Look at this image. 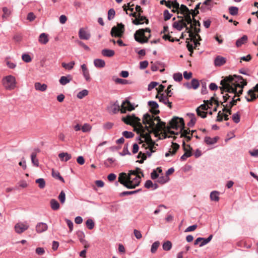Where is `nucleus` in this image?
<instances>
[{"mask_svg": "<svg viewBox=\"0 0 258 258\" xmlns=\"http://www.w3.org/2000/svg\"><path fill=\"white\" fill-rule=\"evenodd\" d=\"M172 27L178 31H181L182 30V26L181 25L180 20L175 21L172 24Z\"/></svg>", "mask_w": 258, "mask_h": 258, "instance_id": "nucleus-46", "label": "nucleus"}, {"mask_svg": "<svg viewBox=\"0 0 258 258\" xmlns=\"http://www.w3.org/2000/svg\"><path fill=\"white\" fill-rule=\"evenodd\" d=\"M247 84L246 80L239 75L229 76L221 81L220 85L222 86L220 87L219 89L221 94H223L224 92H227L234 94L229 104H226L227 107L231 108L236 104L237 101L240 100V98L235 99V97L239 96L242 94L243 89Z\"/></svg>", "mask_w": 258, "mask_h": 258, "instance_id": "nucleus-1", "label": "nucleus"}, {"mask_svg": "<svg viewBox=\"0 0 258 258\" xmlns=\"http://www.w3.org/2000/svg\"><path fill=\"white\" fill-rule=\"evenodd\" d=\"M52 176L53 177L59 180L62 182H64L63 178L60 175L58 171H55L53 169L52 171Z\"/></svg>", "mask_w": 258, "mask_h": 258, "instance_id": "nucleus-37", "label": "nucleus"}, {"mask_svg": "<svg viewBox=\"0 0 258 258\" xmlns=\"http://www.w3.org/2000/svg\"><path fill=\"white\" fill-rule=\"evenodd\" d=\"M190 131L188 128H185V125L183 127L180 129V133H181V137H184L190 134Z\"/></svg>", "mask_w": 258, "mask_h": 258, "instance_id": "nucleus-44", "label": "nucleus"}, {"mask_svg": "<svg viewBox=\"0 0 258 258\" xmlns=\"http://www.w3.org/2000/svg\"><path fill=\"white\" fill-rule=\"evenodd\" d=\"M247 36L246 35H243L240 38L238 39L236 42V45L237 47H240L242 44L245 43L247 40Z\"/></svg>", "mask_w": 258, "mask_h": 258, "instance_id": "nucleus-33", "label": "nucleus"}, {"mask_svg": "<svg viewBox=\"0 0 258 258\" xmlns=\"http://www.w3.org/2000/svg\"><path fill=\"white\" fill-rule=\"evenodd\" d=\"M172 8L173 9L171 10L172 12H177L178 14L179 13V4L177 3L176 0L172 1Z\"/></svg>", "mask_w": 258, "mask_h": 258, "instance_id": "nucleus-40", "label": "nucleus"}, {"mask_svg": "<svg viewBox=\"0 0 258 258\" xmlns=\"http://www.w3.org/2000/svg\"><path fill=\"white\" fill-rule=\"evenodd\" d=\"M58 157L61 161L67 162L72 158V156L67 152H62L58 154Z\"/></svg>", "mask_w": 258, "mask_h": 258, "instance_id": "nucleus-26", "label": "nucleus"}, {"mask_svg": "<svg viewBox=\"0 0 258 258\" xmlns=\"http://www.w3.org/2000/svg\"><path fill=\"white\" fill-rule=\"evenodd\" d=\"M173 77L174 80L176 82H180L182 80V75L180 73L174 74Z\"/></svg>", "mask_w": 258, "mask_h": 258, "instance_id": "nucleus-54", "label": "nucleus"}, {"mask_svg": "<svg viewBox=\"0 0 258 258\" xmlns=\"http://www.w3.org/2000/svg\"><path fill=\"white\" fill-rule=\"evenodd\" d=\"M124 31V26L122 24H118L117 27L114 26L111 30L112 37H121Z\"/></svg>", "mask_w": 258, "mask_h": 258, "instance_id": "nucleus-9", "label": "nucleus"}, {"mask_svg": "<svg viewBox=\"0 0 258 258\" xmlns=\"http://www.w3.org/2000/svg\"><path fill=\"white\" fill-rule=\"evenodd\" d=\"M128 173H129V174L131 175V177H132V175H134V176H135V177L138 176H139V174H141L142 176L143 177L144 176V174H143L142 171L141 170V169L140 168H139L138 167L136 168V170L130 171V172Z\"/></svg>", "mask_w": 258, "mask_h": 258, "instance_id": "nucleus-35", "label": "nucleus"}, {"mask_svg": "<svg viewBox=\"0 0 258 258\" xmlns=\"http://www.w3.org/2000/svg\"><path fill=\"white\" fill-rule=\"evenodd\" d=\"M169 124L170 127L173 129H180L181 127H184V120L182 118L174 117L170 121Z\"/></svg>", "mask_w": 258, "mask_h": 258, "instance_id": "nucleus-8", "label": "nucleus"}, {"mask_svg": "<svg viewBox=\"0 0 258 258\" xmlns=\"http://www.w3.org/2000/svg\"><path fill=\"white\" fill-rule=\"evenodd\" d=\"M208 106L206 104H203L201 105L200 106H199L197 108L196 112H197L198 115H201V114H200V113H199L200 109L205 111V110H208Z\"/></svg>", "mask_w": 258, "mask_h": 258, "instance_id": "nucleus-59", "label": "nucleus"}, {"mask_svg": "<svg viewBox=\"0 0 258 258\" xmlns=\"http://www.w3.org/2000/svg\"><path fill=\"white\" fill-rule=\"evenodd\" d=\"M34 87L36 90L44 92L47 89V86L45 84H42L39 82H36L34 84Z\"/></svg>", "mask_w": 258, "mask_h": 258, "instance_id": "nucleus-28", "label": "nucleus"}, {"mask_svg": "<svg viewBox=\"0 0 258 258\" xmlns=\"http://www.w3.org/2000/svg\"><path fill=\"white\" fill-rule=\"evenodd\" d=\"M245 98L247 102H252L258 98V83L247 92Z\"/></svg>", "mask_w": 258, "mask_h": 258, "instance_id": "nucleus-7", "label": "nucleus"}, {"mask_svg": "<svg viewBox=\"0 0 258 258\" xmlns=\"http://www.w3.org/2000/svg\"><path fill=\"white\" fill-rule=\"evenodd\" d=\"M122 120L127 124L134 126V131L139 134L141 130H143V126L141 123V119L134 114L133 115H127L126 117H123Z\"/></svg>", "mask_w": 258, "mask_h": 258, "instance_id": "nucleus-3", "label": "nucleus"}, {"mask_svg": "<svg viewBox=\"0 0 258 258\" xmlns=\"http://www.w3.org/2000/svg\"><path fill=\"white\" fill-rule=\"evenodd\" d=\"M219 138L218 137H215L213 138H211L209 137H205L204 141L205 143L208 145H214L219 140Z\"/></svg>", "mask_w": 258, "mask_h": 258, "instance_id": "nucleus-24", "label": "nucleus"}, {"mask_svg": "<svg viewBox=\"0 0 258 258\" xmlns=\"http://www.w3.org/2000/svg\"><path fill=\"white\" fill-rule=\"evenodd\" d=\"M121 108L117 101H116L109 108V111L115 114Z\"/></svg>", "mask_w": 258, "mask_h": 258, "instance_id": "nucleus-23", "label": "nucleus"}, {"mask_svg": "<svg viewBox=\"0 0 258 258\" xmlns=\"http://www.w3.org/2000/svg\"><path fill=\"white\" fill-rule=\"evenodd\" d=\"M29 225L26 222H19L15 225V230L17 233L21 234L27 230Z\"/></svg>", "mask_w": 258, "mask_h": 258, "instance_id": "nucleus-13", "label": "nucleus"}, {"mask_svg": "<svg viewBox=\"0 0 258 258\" xmlns=\"http://www.w3.org/2000/svg\"><path fill=\"white\" fill-rule=\"evenodd\" d=\"M35 228L37 233H41L47 230L48 226L45 223L39 222L36 225Z\"/></svg>", "mask_w": 258, "mask_h": 258, "instance_id": "nucleus-15", "label": "nucleus"}, {"mask_svg": "<svg viewBox=\"0 0 258 258\" xmlns=\"http://www.w3.org/2000/svg\"><path fill=\"white\" fill-rule=\"evenodd\" d=\"M190 11L189 9L184 5H181V6L179 5V13L183 15L187 12H189Z\"/></svg>", "mask_w": 258, "mask_h": 258, "instance_id": "nucleus-50", "label": "nucleus"}, {"mask_svg": "<svg viewBox=\"0 0 258 258\" xmlns=\"http://www.w3.org/2000/svg\"><path fill=\"white\" fill-rule=\"evenodd\" d=\"M162 247L164 250L168 251L172 248V243L170 241H166L164 242L162 245Z\"/></svg>", "mask_w": 258, "mask_h": 258, "instance_id": "nucleus-43", "label": "nucleus"}, {"mask_svg": "<svg viewBox=\"0 0 258 258\" xmlns=\"http://www.w3.org/2000/svg\"><path fill=\"white\" fill-rule=\"evenodd\" d=\"M229 12L232 16H236L238 14V8L236 7L231 6L229 8Z\"/></svg>", "mask_w": 258, "mask_h": 258, "instance_id": "nucleus-45", "label": "nucleus"}, {"mask_svg": "<svg viewBox=\"0 0 258 258\" xmlns=\"http://www.w3.org/2000/svg\"><path fill=\"white\" fill-rule=\"evenodd\" d=\"M122 135L126 138L129 139L132 138L134 137V134L131 132L128 131H124L122 132Z\"/></svg>", "mask_w": 258, "mask_h": 258, "instance_id": "nucleus-64", "label": "nucleus"}, {"mask_svg": "<svg viewBox=\"0 0 258 258\" xmlns=\"http://www.w3.org/2000/svg\"><path fill=\"white\" fill-rule=\"evenodd\" d=\"M58 199H59V200L60 201V202L61 203V204H64V202H65V201H66V194H65V192L62 190L58 197Z\"/></svg>", "mask_w": 258, "mask_h": 258, "instance_id": "nucleus-56", "label": "nucleus"}, {"mask_svg": "<svg viewBox=\"0 0 258 258\" xmlns=\"http://www.w3.org/2000/svg\"><path fill=\"white\" fill-rule=\"evenodd\" d=\"M141 177L140 176L135 177H131V175H126L125 173L122 172L119 174L118 177V182L128 189H132L138 186L140 183Z\"/></svg>", "mask_w": 258, "mask_h": 258, "instance_id": "nucleus-2", "label": "nucleus"}, {"mask_svg": "<svg viewBox=\"0 0 258 258\" xmlns=\"http://www.w3.org/2000/svg\"><path fill=\"white\" fill-rule=\"evenodd\" d=\"M212 238L213 235L212 234L210 235L207 238H203V239L199 245L200 247H202L208 243L212 240Z\"/></svg>", "mask_w": 258, "mask_h": 258, "instance_id": "nucleus-42", "label": "nucleus"}, {"mask_svg": "<svg viewBox=\"0 0 258 258\" xmlns=\"http://www.w3.org/2000/svg\"><path fill=\"white\" fill-rule=\"evenodd\" d=\"M182 147L183 150L184 151V153L181 156L180 160L184 161L187 158L190 157L192 155L191 150L192 148L190 147V145H186L184 141L182 142Z\"/></svg>", "mask_w": 258, "mask_h": 258, "instance_id": "nucleus-11", "label": "nucleus"}, {"mask_svg": "<svg viewBox=\"0 0 258 258\" xmlns=\"http://www.w3.org/2000/svg\"><path fill=\"white\" fill-rule=\"evenodd\" d=\"M79 36L81 39L88 40L91 37L90 34L84 30L83 28H81L79 32Z\"/></svg>", "mask_w": 258, "mask_h": 258, "instance_id": "nucleus-19", "label": "nucleus"}, {"mask_svg": "<svg viewBox=\"0 0 258 258\" xmlns=\"http://www.w3.org/2000/svg\"><path fill=\"white\" fill-rule=\"evenodd\" d=\"M22 58L26 62H29L32 60L31 56L28 54H23L22 56Z\"/></svg>", "mask_w": 258, "mask_h": 258, "instance_id": "nucleus-62", "label": "nucleus"}, {"mask_svg": "<svg viewBox=\"0 0 258 258\" xmlns=\"http://www.w3.org/2000/svg\"><path fill=\"white\" fill-rule=\"evenodd\" d=\"M81 68L85 79L86 81L90 82L91 81V78L90 77L89 71L87 68L86 65L85 64H83L81 66Z\"/></svg>", "mask_w": 258, "mask_h": 258, "instance_id": "nucleus-18", "label": "nucleus"}, {"mask_svg": "<svg viewBox=\"0 0 258 258\" xmlns=\"http://www.w3.org/2000/svg\"><path fill=\"white\" fill-rule=\"evenodd\" d=\"M226 58L220 55L217 56L214 60V64L216 67H220L226 62Z\"/></svg>", "mask_w": 258, "mask_h": 258, "instance_id": "nucleus-22", "label": "nucleus"}, {"mask_svg": "<svg viewBox=\"0 0 258 258\" xmlns=\"http://www.w3.org/2000/svg\"><path fill=\"white\" fill-rule=\"evenodd\" d=\"M145 32H151V30L146 28V29H141L137 30L134 34V38L136 41L140 43H145L148 41L151 35L149 34L148 37L145 36Z\"/></svg>", "mask_w": 258, "mask_h": 258, "instance_id": "nucleus-4", "label": "nucleus"}, {"mask_svg": "<svg viewBox=\"0 0 258 258\" xmlns=\"http://www.w3.org/2000/svg\"><path fill=\"white\" fill-rule=\"evenodd\" d=\"M3 11L4 14L3 15V18H6L10 16L11 14V11L7 7H4L3 8Z\"/></svg>", "mask_w": 258, "mask_h": 258, "instance_id": "nucleus-61", "label": "nucleus"}, {"mask_svg": "<svg viewBox=\"0 0 258 258\" xmlns=\"http://www.w3.org/2000/svg\"><path fill=\"white\" fill-rule=\"evenodd\" d=\"M94 64L96 68H102L105 67V62L103 59L97 58L94 60Z\"/></svg>", "mask_w": 258, "mask_h": 258, "instance_id": "nucleus-31", "label": "nucleus"}, {"mask_svg": "<svg viewBox=\"0 0 258 258\" xmlns=\"http://www.w3.org/2000/svg\"><path fill=\"white\" fill-rule=\"evenodd\" d=\"M148 104L153 109L152 111L150 110V111L152 112L155 114L159 113L160 111L158 109L159 105L156 101H149L148 102Z\"/></svg>", "mask_w": 258, "mask_h": 258, "instance_id": "nucleus-17", "label": "nucleus"}, {"mask_svg": "<svg viewBox=\"0 0 258 258\" xmlns=\"http://www.w3.org/2000/svg\"><path fill=\"white\" fill-rule=\"evenodd\" d=\"M157 98L159 99V100L160 102L163 103L165 105H167L170 108H172V103L169 101L168 97L167 96L165 95L164 94H161L160 95L157 94L156 96Z\"/></svg>", "mask_w": 258, "mask_h": 258, "instance_id": "nucleus-14", "label": "nucleus"}, {"mask_svg": "<svg viewBox=\"0 0 258 258\" xmlns=\"http://www.w3.org/2000/svg\"><path fill=\"white\" fill-rule=\"evenodd\" d=\"M114 161L115 159H113V158H108L104 161V165L106 167H109L112 165V164L114 162Z\"/></svg>", "mask_w": 258, "mask_h": 258, "instance_id": "nucleus-57", "label": "nucleus"}, {"mask_svg": "<svg viewBox=\"0 0 258 258\" xmlns=\"http://www.w3.org/2000/svg\"><path fill=\"white\" fill-rule=\"evenodd\" d=\"M191 88L197 89L200 86L199 81L196 79H193L191 81Z\"/></svg>", "mask_w": 258, "mask_h": 258, "instance_id": "nucleus-51", "label": "nucleus"}, {"mask_svg": "<svg viewBox=\"0 0 258 258\" xmlns=\"http://www.w3.org/2000/svg\"><path fill=\"white\" fill-rule=\"evenodd\" d=\"M48 35L43 33H41L39 37V42L42 44H45L48 42Z\"/></svg>", "mask_w": 258, "mask_h": 258, "instance_id": "nucleus-29", "label": "nucleus"}, {"mask_svg": "<svg viewBox=\"0 0 258 258\" xmlns=\"http://www.w3.org/2000/svg\"><path fill=\"white\" fill-rule=\"evenodd\" d=\"M219 192L213 191L210 194V199L211 201L218 202L219 200Z\"/></svg>", "mask_w": 258, "mask_h": 258, "instance_id": "nucleus-34", "label": "nucleus"}, {"mask_svg": "<svg viewBox=\"0 0 258 258\" xmlns=\"http://www.w3.org/2000/svg\"><path fill=\"white\" fill-rule=\"evenodd\" d=\"M231 97V96L230 95H228V94H226L225 95H224L223 96V102L221 103V104L224 106V108L223 109V111L229 113V114H231V108H230L229 107H227L226 104L224 105L223 103L226 102L228 101V100Z\"/></svg>", "mask_w": 258, "mask_h": 258, "instance_id": "nucleus-16", "label": "nucleus"}, {"mask_svg": "<svg viewBox=\"0 0 258 258\" xmlns=\"http://www.w3.org/2000/svg\"><path fill=\"white\" fill-rule=\"evenodd\" d=\"M189 35L190 37H191L192 39H195L196 40H197V39L199 41L202 40V39L201 38V36L199 34V33H195L192 32V30H189L188 31Z\"/></svg>", "mask_w": 258, "mask_h": 258, "instance_id": "nucleus-39", "label": "nucleus"}, {"mask_svg": "<svg viewBox=\"0 0 258 258\" xmlns=\"http://www.w3.org/2000/svg\"><path fill=\"white\" fill-rule=\"evenodd\" d=\"M31 162L34 166L36 167H38L39 166V161L38 159L37 158L36 153L35 152H33L31 155Z\"/></svg>", "mask_w": 258, "mask_h": 258, "instance_id": "nucleus-36", "label": "nucleus"}, {"mask_svg": "<svg viewBox=\"0 0 258 258\" xmlns=\"http://www.w3.org/2000/svg\"><path fill=\"white\" fill-rule=\"evenodd\" d=\"M143 123L145 124H149L152 128L157 127V123H155L153 116L148 113H145L143 117Z\"/></svg>", "mask_w": 258, "mask_h": 258, "instance_id": "nucleus-10", "label": "nucleus"}, {"mask_svg": "<svg viewBox=\"0 0 258 258\" xmlns=\"http://www.w3.org/2000/svg\"><path fill=\"white\" fill-rule=\"evenodd\" d=\"M101 54L104 56L110 57L114 55L115 52L112 49H103L101 51Z\"/></svg>", "mask_w": 258, "mask_h": 258, "instance_id": "nucleus-27", "label": "nucleus"}, {"mask_svg": "<svg viewBox=\"0 0 258 258\" xmlns=\"http://www.w3.org/2000/svg\"><path fill=\"white\" fill-rule=\"evenodd\" d=\"M146 126L145 127L143 126V130H141L139 132V134H141L140 137H139L137 138V140L139 141V144L143 143L144 141L141 139V138L144 139L145 141L147 143V144H154V142L151 139V136L150 135V126H147V124H145Z\"/></svg>", "mask_w": 258, "mask_h": 258, "instance_id": "nucleus-5", "label": "nucleus"}, {"mask_svg": "<svg viewBox=\"0 0 258 258\" xmlns=\"http://www.w3.org/2000/svg\"><path fill=\"white\" fill-rule=\"evenodd\" d=\"M169 180V177L168 176H159L157 179V182L161 184H164Z\"/></svg>", "mask_w": 258, "mask_h": 258, "instance_id": "nucleus-41", "label": "nucleus"}, {"mask_svg": "<svg viewBox=\"0 0 258 258\" xmlns=\"http://www.w3.org/2000/svg\"><path fill=\"white\" fill-rule=\"evenodd\" d=\"M115 15V10L113 9H110L109 10L108 12V20H111L114 17Z\"/></svg>", "mask_w": 258, "mask_h": 258, "instance_id": "nucleus-58", "label": "nucleus"}, {"mask_svg": "<svg viewBox=\"0 0 258 258\" xmlns=\"http://www.w3.org/2000/svg\"><path fill=\"white\" fill-rule=\"evenodd\" d=\"M36 183L38 184L39 187L43 189L45 186V181L43 178H40L36 180Z\"/></svg>", "mask_w": 258, "mask_h": 258, "instance_id": "nucleus-49", "label": "nucleus"}, {"mask_svg": "<svg viewBox=\"0 0 258 258\" xmlns=\"http://www.w3.org/2000/svg\"><path fill=\"white\" fill-rule=\"evenodd\" d=\"M232 120L233 121L236 123H238L240 121V115L238 112H237L236 113H234L232 115Z\"/></svg>", "mask_w": 258, "mask_h": 258, "instance_id": "nucleus-63", "label": "nucleus"}, {"mask_svg": "<svg viewBox=\"0 0 258 258\" xmlns=\"http://www.w3.org/2000/svg\"><path fill=\"white\" fill-rule=\"evenodd\" d=\"M192 26L190 25V29H193L194 33H199L201 31L200 27L201 26V23L199 21H197L195 19L193 20V23H192Z\"/></svg>", "mask_w": 258, "mask_h": 258, "instance_id": "nucleus-20", "label": "nucleus"}, {"mask_svg": "<svg viewBox=\"0 0 258 258\" xmlns=\"http://www.w3.org/2000/svg\"><path fill=\"white\" fill-rule=\"evenodd\" d=\"M86 225L89 230H92L95 226V223L91 219H88L86 222Z\"/></svg>", "mask_w": 258, "mask_h": 258, "instance_id": "nucleus-48", "label": "nucleus"}, {"mask_svg": "<svg viewBox=\"0 0 258 258\" xmlns=\"http://www.w3.org/2000/svg\"><path fill=\"white\" fill-rule=\"evenodd\" d=\"M51 208L54 211L57 210L59 209L60 205L59 203L54 199H52L50 201Z\"/></svg>", "mask_w": 258, "mask_h": 258, "instance_id": "nucleus-32", "label": "nucleus"}, {"mask_svg": "<svg viewBox=\"0 0 258 258\" xmlns=\"http://www.w3.org/2000/svg\"><path fill=\"white\" fill-rule=\"evenodd\" d=\"M135 109L134 105L129 101L128 100H124L121 105L120 111L122 113L126 112V110L132 111Z\"/></svg>", "mask_w": 258, "mask_h": 258, "instance_id": "nucleus-12", "label": "nucleus"}, {"mask_svg": "<svg viewBox=\"0 0 258 258\" xmlns=\"http://www.w3.org/2000/svg\"><path fill=\"white\" fill-rule=\"evenodd\" d=\"M172 16V15L169 13L168 10H165L164 11L163 16L165 21L169 20L171 18Z\"/></svg>", "mask_w": 258, "mask_h": 258, "instance_id": "nucleus-60", "label": "nucleus"}, {"mask_svg": "<svg viewBox=\"0 0 258 258\" xmlns=\"http://www.w3.org/2000/svg\"><path fill=\"white\" fill-rule=\"evenodd\" d=\"M2 81L4 87L7 90H12L16 87V78L13 76H7L3 78Z\"/></svg>", "mask_w": 258, "mask_h": 258, "instance_id": "nucleus-6", "label": "nucleus"}, {"mask_svg": "<svg viewBox=\"0 0 258 258\" xmlns=\"http://www.w3.org/2000/svg\"><path fill=\"white\" fill-rule=\"evenodd\" d=\"M75 64V61H72L70 62L69 63L62 62L61 63V66L66 70H71L74 68Z\"/></svg>", "mask_w": 258, "mask_h": 258, "instance_id": "nucleus-38", "label": "nucleus"}, {"mask_svg": "<svg viewBox=\"0 0 258 258\" xmlns=\"http://www.w3.org/2000/svg\"><path fill=\"white\" fill-rule=\"evenodd\" d=\"M191 14L192 13L190 11H189V12H187V13L183 14V15L184 16V20H185L188 24L192 26V23L193 21L191 18Z\"/></svg>", "mask_w": 258, "mask_h": 258, "instance_id": "nucleus-30", "label": "nucleus"}, {"mask_svg": "<svg viewBox=\"0 0 258 258\" xmlns=\"http://www.w3.org/2000/svg\"><path fill=\"white\" fill-rule=\"evenodd\" d=\"M88 94V90L84 89L80 91L77 94V97L79 99H82L85 96H87Z\"/></svg>", "mask_w": 258, "mask_h": 258, "instance_id": "nucleus-52", "label": "nucleus"}, {"mask_svg": "<svg viewBox=\"0 0 258 258\" xmlns=\"http://www.w3.org/2000/svg\"><path fill=\"white\" fill-rule=\"evenodd\" d=\"M77 235L81 242L83 243L85 241V239H84L85 237L84 233L83 231H78L77 233Z\"/></svg>", "mask_w": 258, "mask_h": 258, "instance_id": "nucleus-55", "label": "nucleus"}, {"mask_svg": "<svg viewBox=\"0 0 258 258\" xmlns=\"http://www.w3.org/2000/svg\"><path fill=\"white\" fill-rule=\"evenodd\" d=\"M132 23L136 25H141L145 23L146 24L149 23V20L145 16H142L139 19L133 20Z\"/></svg>", "mask_w": 258, "mask_h": 258, "instance_id": "nucleus-21", "label": "nucleus"}, {"mask_svg": "<svg viewBox=\"0 0 258 258\" xmlns=\"http://www.w3.org/2000/svg\"><path fill=\"white\" fill-rule=\"evenodd\" d=\"M159 245H160V242L159 241H156L154 242L151 246V252L152 253H155Z\"/></svg>", "mask_w": 258, "mask_h": 258, "instance_id": "nucleus-47", "label": "nucleus"}, {"mask_svg": "<svg viewBox=\"0 0 258 258\" xmlns=\"http://www.w3.org/2000/svg\"><path fill=\"white\" fill-rule=\"evenodd\" d=\"M172 150L171 151V155H174L176 153L177 150L179 149V145L178 144L173 142H172Z\"/></svg>", "mask_w": 258, "mask_h": 258, "instance_id": "nucleus-53", "label": "nucleus"}, {"mask_svg": "<svg viewBox=\"0 0 258 258\" xmlns=\"http://www.w3.org/2000/svg\"><path fill=\"white\" fill-rule=\"evenodd\" d=\"M72 80V76L70 75H68L67 76H61L59 80V82L61 85H65L70 83Z\"/></svg>", "mask_w": 258, "mask_h": 258, "instance_id": "nucleus-25", "label": "nucleus"}]
</instances>
